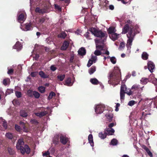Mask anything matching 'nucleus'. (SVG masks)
<instances>
[{"label": "nucleus", "instance_id": "obj_49", "mask_svg": "<svg viewBox=\"0 0 157 157\" xmlns=\"http://www.w3.org/2000/svg\"><path fill=\"white\" fill-rule=\"evenodd\" d=\"M146 151L147 152L148 155L150 157H153V155L152 153L151 152V151H150L149 149L148 148H147L146 150Z\"/></svg>", "mask_w": 157, "mask_h": 157}, {"label": "nucleus", "instance_id": "obj_9", "mask_svg": "<svg viewBox=\"0 0 157 157\" xmlns=\"http://www.w3.org/2000/svg\"><path fill=\"white\" fill-rule=\"evenodd\" d=\"M60 141L62 144L65 145L66 144L68 141V138L62 134H60Z\"/></svg>", "mask_w": 157, "mask_h": 157}, {"label": "nucleus", "instance_id": "obj_20", "mask_svg": "<svg viewBox=\"0 0 157 157\" xmlns=\"http://www.w3.org/2000/svg\"><path fill=\"white\" fill-rule=\"evenodd\" d=\"M110 37L113 41L117 40L119 37V34L114 33L109 35Z\"/></svg>", "mask_w": 157, "mask_h": 157}, {"label": "nucleus", "instance_id": "obj_50", "mask_svg": "<svg viewBox=\"0 0 157 157\" xmlns=\"http://www.w3.org/2000/svg\"><path fill=\"white\" fill-rule=\"evenodd\" d=\"M125 44L124 42H122L121 43L119 46V48L121 49L123 48L124 47Z\"/></svg>", "mask_w": 157, "mask_h": 157}, {"label": "nucleus", "instance_id": "obj_43", "mask_svg": "<svg viewBox=\"0 0 157 157\" xmlns=\"http://www.w3.org/2000/svg\"><path fill=\"white\" fill-rule=\"evenodd\" d=\"M9 81H10V79L9 78H5L3 79L2 83L4 85L6 86L8 84L7 82Z\"/></svg>", "mask_w": 157, "mask_h": 157}, {"label": "nucleus", "instance_id": "obj_21", "mask_svg": "<svg viewBox=\"0 0 157 157\" xmlns=\"http://www.w3.org/2000/svg\"><path fill=\"white\" fill-rule=\"evenodd\" d=\"M88 140L89 143L90 145L93 147L94 146V142L93 141V135L91 134H90L88 136Z\"/></svg>", "mask_w": 157, "mask_h": 157}, {"label": "nucleus", "instance_id": "obj_57", "mask_svg": "<svg viewBox=\"0 0 157 157\" xmlns=\"http://www.w3.org/2000/svg\"><path fill=\"white\" fill-rule=\"evenodd\" d=\"M97 57L95 56H91V59H90V60H92L94 62V63L95 62V61L97 60Z\"/></svg>", "mask_w": 157, "mask_h": 157}, {"label": "nucleus", "instance_id": "obj_15", "mask_svg": "<svg viewBox=\"0 0 157 157\" xmlns=\"http://www.w3.org/2000/svg\"><path fill=\"white\" fill-rule=\"evenodd\" d=\"M35 11L36 13L44 14V13H46L47 10L45 8L43 9H40L39 7H37L36 8Z\"/></svg>", "mask_w": 157, "mask_h": 157}, {"label": "nucleus", "instance_id": "obj_46", "mask_svg": "<svg viewBox=\"0 0 157 157\" xmlns=\"http://www.w3.org/2000/svg\"><path fill=\"white\" fill-rule=\"evenodd\" d=\"M27 93L29 96L31 97H33V91L30 90H29L28 91Z\"/></svg>", "mask_w": 157, "mask_h": 157}, {"label": "nucleus", "instance_id": "obj_41", "mask_svg": "<svg viewBox=\"0 0 157 157\" xmlns=\"http://www.w3.org/2000/svg\"><path fill=\"white\" fill-rule=\"evenodd\" d=\"M15 94L17 98H20L22 96V94L21 92L18 91H15Z\"/></svg>", "mask_w": 157, "mask_h": 157}, {"label": "nucleus", "instance_id": "obj_34", "mask_svg": "<svg viewBox=\"0 0 157 157\" xmlns=\"http://www.w3.org/2000/svg\"><path fill=\"white\" fill-rule=\"evenodd\" d=\"M6 136L7 138L10 140L12 139L13 137L12 134L9 132L6 133Z\"/></svg>", "mask_w": 157, "mask_h": 157}, {"label": "nucleus", "instance_id": "obj_56", "mask_svg": "<svg viewBox=\"0 0 157 157\" xmlns=\"http://www.w3.org/2000/svg\"><path fill=\"white\" fill-rule=\"evenodd\" d=\"M45 21V19L44 18L41 17L38 20V22L39 23H43Z\"/></svg>", "mask_w": 157, "mask_h": 157}, {"label": "nucleus", "instance_id": "obj_42", "mask_svg": "<svg viewBox=\"0 0 157 157\" xmlns=\"http://www.w3.org/2000/svg\"><path fill=\"white\" fill-rule=\"evenodd\" d=\"M148 80L146 78H142L140 80L142 83L144 84H146L148 82Z\"/></svg>", "mask_w": 157, "mask_h": 157}, {"label": "nucleus", "instance_id": "obj_13", "mask_svg": "<svg viewBox=\"0 0 157 157\" xmlns=\"http://www.w3.org/2000/svg\"><path fill=\"white\" fill-rule=\"evenodd\" d=\"M69 42L67 40H65L63 44V45L61 47V50H66L68 47Z\"/></svg>", "mask_w": 157, "mask_h": 157}, {"label": "nucleus", "instance_id": "obj_18", "mask_svg": "<svg viewBox=\"0 0 157 157\" xmlns=\"http://www.w3.org/2000/svg\"><path fill=\"white\" fill-rule=\"evenodd\" d=\"M25 27L24 30L27 31L30 30L32 29L33 27L31 23H26L25 25Z\"/></svg>", "mask_w": 157, "mask_h": 157}, {"label": "nucleus", "instance_id": "obj_51", "mask_svg": "<svg viewBox=\"0 0 157 157\" xmlns=\"http://www.w3.org/2000/svg\"><path fill=\"white\" fill-rule=\"evenodd\" d=\"M135 103V101L133 100H131L128 102V105L130 106H132Z\"/></svg>", "mask_w": 157, "mask_h": 157}, {"label": "nucleus", "instance_id": "obj_8", "mask_svg": "<svg viewBox=\"0 0 157 157\" xmlns=\"http://www.w3.org/2000/svg\"><path fill=\"white\" fill-rule=\"evenodd\" d=\"M105 106L103 105H98L96 106L95 111L97 114H100L103 112Z\"/></svg>", "mask_w": 157, "mask_h": 157}, {"label": "nucleus", "instance_id": "obj_27", "mask_svg": "<svg viewBox=\"0 0 157 157\" xmlns=\"http://www.w3.org/2000/svg\"><path fill=\"white\" fill-rule=\"evenodd\" d=\"M67 36V34L65 32H62L58 34V37L64 39Z\"/></svg>", "mask_w": 157, "mask_h": 157}, {"label": "nucleus", "instance_id": "obj_55", "mask_svg": "<svg viewBox=\"0 0 157 157\" xmlns=\"http://www.w3.org/2000/svg\"><path fill=\"white\" fill-rule=\"evenodd\" d=\"M50 154V152L48 151H47L44 153L43 154V156H49V157H51L49 155Z\"/></svg>", "mask_w": 157, "mask_h": 157}, {"label": "nucleus", "instance_id": "obj_63", "mask_svg": "<svg viewBox=\"0 0 157 157\" xmlns=\"http://www.w3.org/2000/svg\"><path fill=\"white\" fill-rule=\"evenodd\" d=\"M31 75L33 77H35L36 75V72H32L31 73Z\"/></svg>", "mask_w": 157, "mask_h": 157}, {"label": "nucleus", "instance_id": "obj_39", "mask_svg": "<svg viewBox=\"0 0 157 157\" xmlns=\"http://www.w3.org/2000/svg\"><path fill=\"white\" fill-rule=\"evenodd\" d=\"M111 143L113 145H116L117 144L118 141L115 139H113L111 140Z\"/></svg>", "mask_w": 157, "mask_h": 157}, {"label": "nucleus", "instance_id": "obj_47", "mask_svg": "<svg viewBox=\"0 0 157 157\" xmlns=\"http://www.w3.org/2000/svg\"><path fill=\"white\" fill-rule=\"evenodd\" d=\"M3 123H2V126L5 128V129H6L7 128V123L6 121L4 120L2 121Z\"/></svg>", "mask_w": 157, "mask_h": 157}, {"label": "nucleus", "instance_id": "obj_45", "mask_svg": "<svg viewBox=\"0 0 157 157\" xmlns=\"http://www.w3.org/2000/svg\"><path fill=\"white\" fill-rule=\"evenodd\" d=\"M151 113H149L148 110H145L142 113V115L143 116H147L148 115H151Z\"/></svg>", "mask_w": 157, "mask_h": 157}, {"label": "nucleus", "instance_id": "obj_26", "mask_svg": "<svg viewBox=\"0 0 157 157\" xmlns=\"http://www.w3.org/2000/svg\"><path fill=\"white\" fill-rule=\"evenodd\" d=\"M90 81L93 85H96L99 83V81L95 78L90 79Z\"/></svg>", "mask_w": 157, "mask_h": 157}, {"label": "nucleus", "instance_id": "obj_25", "mask_svg": "<svg viewBox=\"0 0 157 157\" xmlns=\"http://www.w3.org/2000/svg\"><path fill=\"white\" fill-rule=\"evenodd\" d=\"M18 21L21 22V21H25L24 15L23 13H21L17 19Z\"/></svg>", "mask_w": 157, "mask_h": 157}, {"label": "nucleus", "instance_id": "obj_37", "mask_svg": "<svg viewBox=\"0 0 157 157\" xmlns=\"http://www.w3.org/2000/svg\"><path fill=\"white\" fill-rule=\"evenodd\" d=\"M55 95L56 94L54 92H51L49 94V96L48 97V99L50 100L52 98L53 96H55Z\"/></svg>", "mask_w": 157, "mask_h": 157}, {"label": "nucleus", "instance_id": "obj_61", "mask_svg": "<svg viewBox=\"0 0 157 157\" xmlns=\"http://www.w3.org/2000/svg\"><path fill=\"white\" fill-rule=\"evenodd\" d=\"M23 131L25 132H27L28 131V130L27 128L25 126H24L23 127Z\"/></svg>", "mask_w": 157, "mask_h": 157}, {"label": "nucleus", "instance_id": "obj_11", "mask_svg": "<svg viewBox=\"0 0 157 157\" xmlns=\"http://www.w3.org/2000/svg\"><path fill=\"white\" fill-rule=\"evenodd\" d=\"M71 78L70 77H68L63 82V84L68 86H72L73 83L71 82Z\"/></svg>", "mask_w": 157, "mask_h": 157}, {"label": "nucleus", "instance_id": "obj_52", "mask_svg": "<svg viewBox=\"0 0 157 157\" xmlns=\"http://www.w3.org/2000/svg\"><path fill=\"white\" fill-rule=\"evenodd\" d=\"M31 123L35 125H37L39 123L38 121L35 119L32 120L31 121Z\"/></svg>", "mask_w": 157, "mask_h": 157}, {"label": "nucleus", "instance_id": "obj_48", "mask_svg": "<svg viewBox=\"0 0 157 157\" xmlns=\"http://www.w3.org/2000/svg\"><path fill=\"white\" fill-rule=\"evenodd\" d=\"M111 62L113 64H115L116 62V60L114 57H112L110 58Z\"/></svg>", "mask_w": 157, "mask_h": 157}, {"label": "nucleus", "instance_id": "obj_36", "mask_svg": "<svg viewBox=\"0 0 157 157\" xmlns=\"http://www.w3.org/2000/svg\"><path fill=\"white\" fill-rule=\"evenodd\" d=\"M8 150L10 155H13L15 153L14 150L11 147H8Z\"/></svg>", "mask_w": 157, "mask_h": 157}, {"label": "nucleus", "instance_id": "obj_33", "mask_svg": "<svg viewBox=\"0 0 157 157\" xmlns=\"http://www.w3.org/2000/svg\"><path fill=\"white\" fill-rule=\"evenodd\" d=\"M115 29L113 27H110L108 30V33L109 35L115 33Z\"/></svg>", "mask_w": 157, "mask_h": 157}, {"label": "nucleus", "instance_id": "obj_22", "mask_svg": "<svg viewBox=\"0 0 157 157\" xmlns=\"http://www.w3.org/2000/svg\"><path fill=\"white\" fill-rule=\"evenodd\" d=\"M107 133H106L104 130V133L102 132H100L99 133L98 136L102 139H104L106 137Z\"/></svg>", "mask_w": 157, "mask_h": 157}, {"label": "nucleus", "instance_id": "obj_2", "mask_svg": "<svg viewBox=\"0 0 157 157\" xmlns=\"http://www.w3.org/2000/svg\"><path fill=\"white\" fill-rule=\"evenodd\" d=\"M121 75V72L119 69L118 68L115 69L112 72L109 73L108 83L112 85H117V83L116 82H119Z\"/></svg>", "mask_w": 157, "mask_h": 157}, {"label": "nucleus", "instance_id": "obj_64", "mask_svg": "<svg viewBox=\"0 0 157 157\" xmlns=\"http://www.w3.org/2000/svg\"><path fill=\"white\" fill-rule=\"evenodd\" d=\"M109 8L110 10H113L114 9V6L113 5H110L109 6Z\"/></svg>", "mask_w": 157, "mask_h": 157}, {"label": "nucleus", "instance_id": "obj_58", "mask_svg": "<svg viewBox=\"0 0 157 157\" xmlns=\"http://www.w3.org/2000/svg\"><path fill=\"white\" fill-rule=\"evenodd\" d=\"M120 104L119 103H117L116 104V109H115V110L116 111H118L119 110V109L118 107L120 106Z\"/></svg>", "mask_w": 157, "mask_h": 157}, {"label": "nucleus", "instance_id": "obj_6", "mask_svg": "<svg viewBox=\"0 0 157 157\" xmlns=\"http://www.w3.org/2000/svg\"><path fill=\"white\" fill-rule=\"evenodd\" d=\"M104 40H95L96 48L97 49L100 51L104 50L103 48L105 47Z\"/></svg>", "mask_w": 157, "mask_h": 157}, {"label": "nucleus", "instance_id": "obj_60", "mask_svg": "<svg viewBox=\"0 0 157 157\" xmlns=\"http://www.w3.org/2000/svg\"><path fill=\"white\" fill-rule=\"evenodd\" d=\"M89 33L88 32H87L85 34H84V36L87 39H89Z\"/></svg>", "mask_w": 157, "mask_h": 157}, {"label": "nucleus", "instance_id": "obj_59", "mask_svg": "<svg viewBox=\"0 0 157 157\" xmlns=\"http://www.w3.org/2000/svg\"><path fill=\"white\" fill-rule=\"evenodd\" d=\"M51 70L52 71H55L56 69L57 68L56 67H55L54 66L52 65L50 67Z\"/></svg>", "mask_w": 157, "mask_h": 157}, {"label": "nucleus", "instance_id": "obj_3", "mask_svg": "<svg viewBox=\"0 0 157 157\" xmlns=\"http://www.w3.org/2000/svg\"><path fill=\"white\" fill-rule=\"evenodd\" d=\"M23 140L22 139H19L17 143L16 147L17 149H20L21 153L23 154L25 153L29 154L30 152V149L27 145H25L24 147L22 146L24 145Z\"/></svg>", "mask_w": 157, "mask_h": 157}, {"label": "nucleus", "instance_id": "obj_54", "mask_svg": "<svg viewBox=\"0 0 157 157\" xmlns=\"http://www.w3.org/2000/svg\"><path fill=\"white\" fill-rule=\"evenodd\" d=\"M14 70L13 69H11L9 70L8 71L7 73L10 75H12L13 74Z\"/></svg>", "mask_w": 157, "mask_h": 157}, {"label": "nucleus", "instance_id": "obj_23", "mask_svg": "<svg viewBox=\"0 0 157 157\" xmlns=\"http://www.w3.org/2000/svg\"><path fill=\"white\" fill-rule=\"evenodd\" d=\"M113 116V114L111 113H109L105 115V116L107 118V121L109 122H111L112 121Z\"/></svg>", "mask_w": 157, "mask_h": 157}, {"label": "nucleus", "instance_id": "obj_17", "mask_svg": "<svg viewBox=\"0 0 157 157\" xmlns=\"http://www.w3.org/2000/svg\"><path fill=\"white\" fill-rule=\"evenodd\" d=\"M78 54L81 56H83L86 54V50L85 48L82 47L78 51Z\"/></svg>", "mask_w": 157, "mask_h": 157}, {"label": "nucleus", "instance_id": "obj_19", "mask_svg": "<svg viewBox=\"0 0 157 157\" xmlns=\"http://www.w3.org/2000/svg\"><path fill=\"white\" fill-rule=\"evenodd\" d=\"M39 75L42 78H46L49 77V75L46 74L43 71H41L39 72Z\"/></svg>", "mask_w": 157, "mask_h": 157}, {"label": "nucleus", "instance_id": "obj_24", "mask_svg": "<svg viewBox=\"0 0 157 157\" xmlns=\"http://www.w3.org/2000/svg\"><path fill=\"white\" fill-rule=\"evenodd\" d=\"M65 75L64 74H59L57 76V79L58 81H63L65 78Z\"/></svg>", "mask_w": 157, "mask_h": 157}, {"label": "nucleus", "instance_id": "obj_14", "mask_svg": "<svg viewBox=\"0 0 157 157\" xmlns=\"http://www.w3.org/2000/svg\"><path fill=\"white\" fill-rule=\"evenodd\" d=\"M105 132L107 133L108 135H112L115 132V130L113 128H106L105 129Z\"/></svg>", "mask_w": 157, "mask_h": 157}, {"label": "nucleus", "instance_id": "obj_10", "mask_svg": "<svg viewBox=\"0 0 157 157\" xmlns=\"http://www.w3.org/2000/svg\"><path fill=\"white\" fill-rule=\"evenodd\" d=\"M59 138L60 139V135L59 134H56L54 136L53 140V144H54L55 145L59 144Z\"/></svg>", "mask_w": 157, "mask_h": 157}, {"label": "nucleus", "instance_id": "obj_12", "mask_svg": "<svg viewBox=\"0 0 157 157\" xmlns=\"http://www.w3.org/2000/svg\"><path fill=\"white\" fill-rule=\"evenodd\" d=\"M148 68L149 71L152 73L153 71V70L155 67V65L153 62L149 61L147 63Z\"/></svg>", "mask_w": 157, "mask_h": 157}, {"label": "nucleus", "instance_id": "obj_5", "mask_svg": "<svg viewBox=\"0 0 157 157\" xmlns=\"http://www.w3.org/2000/svg\"><path fill=\"white\" fill-rule=\"evenodd\" d=\"M142 90V87H140L138 85L135 84L132 86L129 91L127 90L125 93L128 96L134 95V94L135 95L139 93L140 91H141Z\"/></svg>", "mask_w": 157, "mask_h": 157}, {"label": "nucleus", "instance_id": "obj_16", "mask_svg": "<svg viewBox=\"0 0 157 157\" xmlns=\"http://www.w3.org/2000/svg\"><path fill=\"white\" fill-rule=\"evenodd\" d=\"M13 48L14 49H16L17 50H19L21 49L22 48V45L19 41H17L15 45L13 46Z\"/></svg>", "mask_w": 157, "mask_h": 157}, {"label": "nucleus", "instance_id": "obj_7", "mask_svg": "<svg viewBox=\"0 0 157 157\" xmlns=\"http://www.w3.org/2000/svg\"><path fill=\"white\" fill-rule=\"evenodd\" d=\"M45 109L43 107L38 108V110L39 111L35 113V115L40 117H41L45 116L48 113V112L45 110Z\"/></svg>", "mask_w": 157, "mask_h": 157}, {"label": "nucleus", "instance_id": "obj_4", "mask_svg": "<svg viewBox=\"0 0 157 157\" xmlns=\"http://www.w3.org/2000/svg\"><path fill=\"white\" fill-rule=\"evenodd\" d=\"M89 30L95 36L98 37L103 38L105 39L107 36V35L105 32H103L101 30H98L94 28H90Z\"/></svg>", "mask_w": 157, "mask_h": 157}, {"label": "nucleus", "instance_id": "obj_44", "mask_svg": "<svg viewBox=\"0 0 157 157\" xmlns=\"http://www.w3.org/2000/svg\"><path fill=\"white\" fill-rule=\"evenodd\" d=\"M94 54L96 56H98L101 55V52L100 50L97 49L94 51Z\"/></svg>", "mask_w": 157, "mask_h": 157}, {"label": "nucleus", "instance_id": "obj_29", "mask_svg": "<svg viewBox=\"0 0 157 157\" xmlns=\"http://www.w3.org/2000/svg\"><path fill=\"white\" fill-rule=\"evenodd\" d=\"M96 71V67L95 66H92L90 68L89 70V72L90 75L93 74Z\"/></svg>", "mask_w": 157, "mask_h": 157}, {"label": "nucleus", "instance_id": "obj_53", "mask_svg": "<svg viewBox=\"0 0 157 157\" xmlns=\"http://www.w3.org/2000/svg\"><path fill=\"white\" fill-rule=\"evenodd\" d=\"M93 62L94 61L93 60L90 59L87 64V66L88 67H90L93 64Z\"/></svg>", "mask_w": 157, "mask_h": 157}, {"label": "nucleus", "instance_id": "obj_1", "mask_svg": "<svg viewBox=\"0 0 157 157\" xmlns=\"http://www.w3.org/2000/svg\"><path fill=\"white\" fill-rule=\"evenodd\" d=\"M126 24L122 29V33L125 34L128 32L127 36L128 38L127 46L128 48H131L132 43L136 34L134 30V25L132 21L128 20L127 21Z\"/></svg>", "mask_w": 157, "mask_h": 157}, {"label": "nucleus", "instance_id": "obj_28", "mask_svg": "<svg viewBox=\"0 0 157 157\" xmlns=\"http://www.w3.org/2000/svg\"><path fill=\"white\" fill-rule=\"evenodd\" d=\"M148 56L146 52H144L142 55V58L144 60H147L148 59Z\"/></svg>", "mask_w": 157, "mask_h": 157}, {"label": "nucleus", "instance_id": "obj_38", "mask_svg": "<svg viewBox=\"0 0 157 157\" xmlns=\"http://www.w3.org/2000/svg\"><path fill=\"white\" fill-rule=\"evenodd\" d=\"M125 94H126L125 92L120 91V99L121 101L124 99Z\"/></svg>", "mask_w": 157, "mask_h": 157}, {"label": "nucleus", "instance_id": "obj_31", "mask_svg": "<svg viewBox=\"0 0 157 157\" xmlns=\"http://www.w3.org/2000/svg\"><path fill=\"white\" fill-rule=\"evenodd\" d=\"M20 115L23 117H26L28 116L27 113L24 110H21L20 112Z\"/></svg>", "mask_w": 157, "mask_h": 157}, {"label": "nucleus", "instance_id": "obj_40", "mask_svg": "<svg viewBox=\"0 0 157 157\" xmlns=\"http://www.w3.org/2000/svg\"><path fill=\"white\" fill-rule=\"evenodd\" d=\"M15 129L17 131L19 132L20 133L22 132V130L21 128L17 124H16L15 125Z\"/></svg>", "mask_w": 157, "mask_h": 157}, {"label": "nucleus", "instance_id": "obj_62", "mask_svg": "<svg viewBox=\"0 0 157 157\" xmlns=\"http://www.w3.org/2000/svg\"><path fill=\"white\" fill-rule=\"evenodd\" d=\"M114 125V124L113 123H110L108 125L109 128H112L113 127Z\"/></svg>", "mask_w": 157, "mask_h": 157}, {"label": "nucleus", "instance_id": "obj_30", "mask_svg": "<svg viewBox=\"0 0 157 157\" xmlns=\"http://www.w3.org/2000/svg\"><path fill=\"white\" fill-rule=\"evenodd\" d=\"M38 90L41 93H44L45 91V88L43 86H40L38 87Z\"/></svg>", "mask_w": 157, "mask_h": 157}, {"label": "nucleus", "instance_id": "obj_32", "mask_svg": "<svg viewBox=\"0 0 157 157\" xmlns=\"http://www.w3.org/2000/svg\"><path fill=\"white\" fill-rule=\"evenodd\" d=\"M127 91V87L124 84H122L121 86L120 91L125 92Z\"/></svg>", "mask_w": 157, "mask_h": 157}, {"label": "nucleus", "instance_id": "obj_35", "mask_svg": "<svg viewBox=\"0 0 157 157\" xmlns=\"http://www.w3.org/2000/svg\"><path fill=\"white\" fill-rule=\"evenodd\" d=\"M33 95L36 98H38L40 96V94L37 92L36 91H33Z\"/></svg>", "mask_w": 157, "mask_h": 157}]
</instances>
